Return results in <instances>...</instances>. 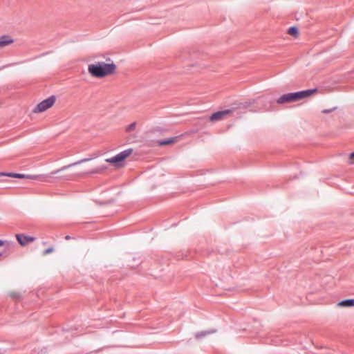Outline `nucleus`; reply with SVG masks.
<instances>
[{
    "label": "nucleus",
    "instance_id": "nucleus-1",
    "mask_svg": "<svg viewBox=\"0 0 354 354\" xmlns=\"http://www.w3.org/2000/svg\"><path fill=\"white\" fill-rule=\"evenodd\" d=\"M115 70V65L113 63L98 62L96 64H90L88 67V73L95 77H104L113 73Z\"/></svg>",
    "mask_w": 354,
    "mask_h": 354
},
{
    "label": "nucleus",
    "instance_id": "nucleus-2",
    "mask_svg": "<svg viewBox=\"0 0 354 354\" xmlns=\"http://www.w3.org/2000/svg\"><path fill=\"white\" fill-rule=\"evenodd\" d=\"M317 91V89H309L295 93H289L281 95L277 99L278 104H285L293 102H297L302 99L306 98Z\"/></svg>",
    "mask_w": 354,
    "mask_h": 354
},
{
    "label": "nucleus",
    "instance_id": "nucleus-3",
    "mask_svg": "<svg viewBox=\"0 0 354 354\" xmlns=\"http://www.w3.org/2000/svg\"><path fill=\"white\" fill-rule=\"evenodd\" d=\"M133 153V149L129 148L126 150H124L117 154L116 156L106 159V162L113 164L115 166L122 165L121 162H123L126 158L130 156Z\"/></svg>",
    "mask_w": 354,
    "mask_h": 354
},
{
    "label": "nucleus",
    "instance_id": "nucleus-4",
    "mask_svg": "<svg viewBox=\"0 0 354 354\" xmlns=\"http://www.w3.org/2000/svg\"><path fill=\"white\" fill-rule=\"evenodd\" d=\"M55 102V97L50 96V97L43 100L39 103L37 106L34 109V113H41L53 106Z\"/></svg>",
    "mask_w": 354,
    "mask_h": 354
},
{
    "label": "nucleus",
    "instance_id": "nucleus-5",
    "mask_svg": "<svg viewBox=\"0 0 354 354\" xmlns=\"http://www.w3.org/2000/svg\"><path fill=\"white\" fill-rule=\"evenodd\" d=\"M2 175L8 176L12 178H28L31 180H41L43 177L42 176L39 175H26L17 173L2 174Z\"/></svg>",
    "mask_w": 354,
    "mask_h": 354
},
{
    "label": "nucleus",
    "instance_id": "nucleus-6",
    "mask_svg": "<svg viewBox=\"0 0 354 354\" xmlns=\"http://www.w3.org/2000/svg\"><path fill=\"white\" fill-rule=\"evenodd\" d=\"M16 237L17 241L21 245H25L28 243L33 242L35 240V237L26 236L24 234H17Z\"/></svg>",
    "mask_w": 354,
    "mask_h": 354
},
{
    "label": "nucleus",
    "instance_id": "nucleus-7",
    "mask_svg": "<svg viewBox=\"0 0 354 354\" xmlns=\"http://www.w3.org/2000/svg\"><path fill=\"white\" fill-rule=\"evenodd\" d=\"M230 113V110H225V111H218V112L214 113V114H212L211 115L210 120L212 121V122H216V121L221 120L223 119V118L225 115H228Z\"/></svg>",
    "mask_w": 354,
    "mask_h": 354
},
{
    "label": "nucleus",
    "instance_id": "nucleus-8",
    "mask_svg": "<svg viewBox=\"0 0 354 354\" xmlns=\"http://www.w3.org/2000/svg\"><path fill=\"white\" fill-rule=\"evenodd\" d=\"M90 160V159H88V158H84V159L80 160H79V161H77V162H74V163H73V164H70V165H68L64 166V167H62L61 169H58V170H56V171H54L51 172V173L48 175V176H49V177H51L52 176H53V175H55V174H58V173H59V171H63V170H64V169H66L67 168H69V167H72V166H74V165H76L80 164V163H82V162H84L88 161V160Z\"/></svg>",
    "mask_w": 354,
    "mask_h": 354
},
{
    "label": "nucleus",
    "instance_id": "nucleus-9",
    "mask_svg": "<svg viewBox=\"0 0 354 354\" xmlns=\"http://www.w3.org/2000/svg\"><path fill=\"white\" fill-rule=\"evenodd\" d=\"M13 42L10 37L4 35L0 37V48H2Z\"/></svg>",
    "mask_w": 354,
    "mask_h": 354
},
{
    "label": "nucleus",
    "instance_id": "nucleus-10",
    "mask_svg": "<svg viewBox=\"0 0 354 354\" xmlns=\"http://www.w3.org/2000/svg\"><path fill=\"white\" fill-rule=\"evenodd\" d=\"M178 140H179V137L176 136V137L170 138H168V139H166L164 140H159V141H158V143L160 146L168 145H171V144L176 143V142L178 141Z\"/></svg>",
    "mask_w": 354,
    "mask_h": 354
},
{
    "label": "nucleus",
    "instance_id": "nucleus-11",
    "mask_svg": "<svg viewBox=\"0 0 354 354\" xmlns=\"http://www.w3.org/2000/svg\"><path fill=\"white\" fill-rule=\"evenodd\" d=\"M337 305L339 307H352L354 306V299H350L343 300L337 303Z\"/></svg>",
    "mask_w": 354,
    "mask_h": 354
},
{
    "label": "nucleus",
    "instance_id": "nucleus-12",
    "mask_svg": "<svg viewBox=\"0 0 354 354\" xmlns=\"http://www.w3.org/2000/svg\"><path fill=\"white\" fill-rule=\"evenodd\" d=\"M137 125H138L137 122H133L131 123L130 124L127 125L125 127V131L127 133H131L132 131H134L136 129Z\"/></svg>",
    "mask_w": 354,
    "mask_h": 354
},
{
    "label": "nucleus",
    "instance_id": "nucleus-13",
    "mask_svg": "<svg viewBox=\"0 0 354 354\" xmlns=\"http://www.w3.org/2000/svg\"><path fill=\"white\" fill-rule=\"evenodd\" d=\"M288 33L297 37L298 36V29L296 27H290L288 30Z\"/></svg>",
    "mask_w": 354,
    "mask_h": 354
},
{
    "label": "nucleus",
    "instance_id": "nucleus-14",
    "mask_svg": "<svg viewBox=\"0 0 354 354\" xmlns=\"http://www.w3.org/2000/svg\"><path fill=\"white\" fill-rule=\"evenodd\" d=\"M214 333V330H212V331H202V332L197 333L195 335V337H196V338L199 339V338H201V337L205 336L206 335H208V334H210V333Z\"/></svg>",
    "mask_w": 354,
    "mask_h": 354
},
{
    "label": "nucleus",
    "instance_id": "nucleus-15",
    "mask_svg": "<svg viewBox=\"0 0 354 354\" xmlns=\"http://www.w3.org/2000/svg\"><path fill=\"white\" fill-rule=\"evenodd\" d=\"M102 171V169L96 168V169H93L89 171L84 172V174H99V173H101Z\"/></svg>",
    "mask_w": 354,
    "mask_h": 354
},
{
    "label": "nucleus",
    "instance_id": "nucleus-16",
    "mask_svg": "<svg viewBox=\"0 0 354 354\" xmlns=\"http://www.w3.org/2000/svg\"><path fill=\"white\" fill-rule=\"evenodd\" d=\"M348 162V163H349L350 165H353V164H354V152L351 153L349 155Z\"/></svg>",
    "mask_w": 354,
    "mask_h": 354
},
{
    "label": "nucleus",
    "instance_id": "nucleus-17",
    "mask_svg": "<svg viewBox=\"0 0 354 354\" xmlns=\"http://www.w3.org/2000/svg\"><path fill=\"white\" fill-rule=\"evenodd\" d=\"M53 251H54L53 248H52V247H51V248H48V249L45 250L43 252V255H44V256H45V255H47V254H50V253L53 252Z\"/></svg>",
    "mask_w": 354,
    "mask_h": 354
},
{
    "label": "nucleus",
    "instance_id": "nucleus-18",
    "mask_svg": "<svg viewBox=\"0 0 354 354\" xmlns=\"http://www.w3.org/2000/svg\"><path fill=\"white\" fill-rule=\"evenodd\" d=\"M4 245V241L2 240H0V246H3Z\"/></svg>",
    "mask_w": 354,
    "mask_h": 354
},
{
    "label": "nucleus",
    "instance_id": "nucleus-19",
    "mask_svg": "<svg viewBox=\"0 0 354 354\" xmlns=\"http://www.w3.org/2000/svg\"><path fill=\"white\" fill-rule=\"evenodd\" d=\"M330 111V110H324L323 113H329Z\"/></svg>",
    "mask_w": 354,
    "mask_h": 354
},
{
    "label": "nucleus",
    "instance_id": "nucleus-20",
    "mask_svg": "<svg viewBox=\"0 0 354 354\" xmlns=\"http://www.w3.org/2000/svg\"><path fill=\"white\" fill-rule=\"evenodd\" d=\"M66 239H70V236H66Z\"/></svg>",
    "mask_w": 354,
    "mask_h": 354
},
{
    "label": "nucleus",
    "instance_id": "nucleus-21",
    "mask_svg": "<svg viewBox=\"0 0 354 354\" xmlns=\"http://www.w3.org/2000/svg\"><path fill=\"white\" fill-rule=\"evenodd\" d=\"M1 254H2V253H1V252H0V257L1 256Z\"/></svg>",
    "mask_w": 354,
    "mask_h": 354
}]
</instances>
